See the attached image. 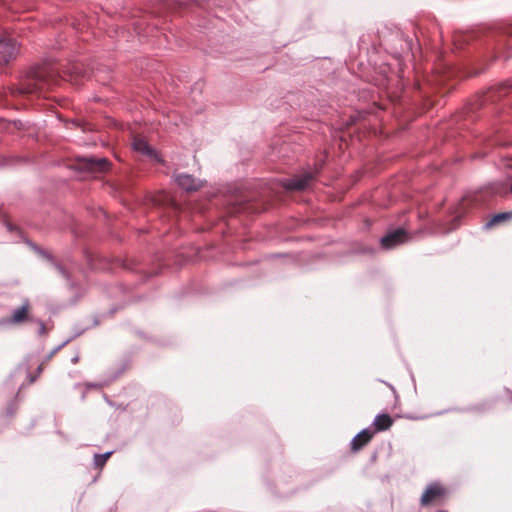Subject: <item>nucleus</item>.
I'll use <instances>...</instances> for the list:
<instances>
[{"instance_id":"obj_3","label":"nucleus","mask_w":512,"mask_h":512,"mask_svg":"<svg viewBox=\"0 0 512 512\" xmlns=\"http://www.w3.org/2000/svg\"><path fill=\"white\" fill-rule=\"evenodd\" d=\"M27 244L41 258H43V259L47 260L48 262H50L53 265V267L60 273V275L63 278H65L67 283H69L70 286L73 287V283L71 281L70 274L67 272V270L61 264H59L54 259L52 254H50L49 252L45 251L44 249H42L41 247H39L38 245H36L35 243H33L31 241H27Z\"/></svg>"},{"instance_id":"obj_15","label":"nucleus","mask_w":512,"mask_h":512,"mask_svg":"<svg viewBox=\"0 0 512 512\" xmlns=\"http://www.w3.org/2000/svg\"><path fill=\"white\" fill-rule=\"evenodd\" d=\"M112 451H108V452H105V453H102V454H95L94 455V465L96 467H102L106 461L109 459V457L112 455Z\"/></svg>"},{"instance_id":"obj_9","label":"nucleus","mask_w":512,"mask_h":512,"mask_svg":"<svg viewBox=\"0 0 512 512\" xmlns=\"http://www.w3.org/2000/svg\"><path fill=\"white\" fill-rule=\"evenodd\" d=\"M446 489L440 483L430 484L421 497V504L426 506L432 503L437 498L444 496Z\"/></svg>"},{"instance_id":"obj_10","label":"nucleus","mask_w":512,"mask_h":512,"mask_svg":"<svg viewBox=\"0 0 512 512\" xmlns=\"http://www.w3.org/2000/svg\"><path fill=\"white\" fill-rule=\"evenodd\" d=\"M132 145H133V149L135 151H137L143 155H146L149 158L159 160L157 152L148 144V142L146 140L141 139V138H136V139H134Z\"/></svg>"},{"instance_id":"obj_17","label":"nucleus","mask_w":512,"mask_h":512,"mask_svg":"<svg viewBox=\"0 0 512 512\" xmlns=\"http://www.w3.org/2000/svg\"><path fill=\"white\" fill-rule=\"evenodd\" d=\"M373 436V431L370 428L362 429L358 433V438H362L364 442L367 444Z\"/></svg>"},{"instance_id":"obj_22","label":"nucleus","mask_w":512,"mask_h":512,"mask_svg":"<svg viewBox=\"0 0 512 512\" xmlns=\"http://www.w3.org/2000/svg\"><path fill=\"white\" fill-rule=\"evenodd\" d=\"M79 361V354H76L74 357L71 358V363L76 364Z\"/></svg>"},{"instance_id":"obj_12","label":"nucleus","mask_w":512,"mask_h":512,"mask_svg":"<svg viewBox=\"0 0 512 512\" xmlns=\"http://www.w3.org/2000/svg\"><path fill=\"white\" fill-rule=\"evenodd\" d=\"M393 424V419L387 413H381L375 416L373 426L375 431L383 432L388 430Z\"/></svg>"},{"instance_id":"obj_2","label":"nucleus","mask_w":512,"mask_h":512,"mask_svg":"<svg viewBox=\"0 0 512 512\" xmlns=\"http://www.w3.org/2000/svg\"><path fill=\"white\" fill-rule=\"evenodd\" d=\"M78 163L81 169L90 172H104L109 167V161L105 157L81 156Z\"/></svg>"},{"instance_id":"obj_27","label":"nucleus","mask_w":512,"mask_h":512,"mask_svg":"<svg viewBox=\"0 0 512 512\" xmlns=\"http://www.w3.org/2000/svg\"><path fill=\"white\" fill-rule=\"evenodd\" d=\"M435 73H436V74H437V76H439L440 78H443V75H442L443 73H437L436 71H435Z\"/></svg>"},{"instance_id":"obj_16","label":"nucleus","mask_w":512,"mask_h":512,"mask_svg":"<svg viewBox=\"0 0 512 512\" xmlns=\"http://www.w3.org/2000/svg\"><path fill=\"white\" fill-rule=\"evenodd\" d=\"M366 445L362 438H358V433L351 440V448L354 451H358Z\"/></svg>"},{"instance_id":"obj_24","label":"nucleus","mask_w":512,"mask_h":512,"mask_svg":"<svg viewBox=\"0 0 512 512\" xmlns=\"http://www.w3.org/2000/svg\"><path fill=\"white\" fill-rule=\"evenodd\" d=\"M6 227H7V229H8L9 231H12V230H13V227H12V225H11L10 223H7V224H6Z\"/></svg>"},{"instance_id":"obj_18","label":"nucleus","mask_w":512,"mask_h":512,"mask_svg":"<svg viewBox=\"0 0 512 512\" xmlns=\"http://www.w3.org/2000/svg\"><path fill=\"white\" fill-rule=\"evenodd\" d=\"M510 58H511V52L510 51L497 52L494 55L493 61L506 62V61L510 60Z\"/></svg>"},{"instance_id":"obj_23","label":"nucleus","mask_w":512,"mask_h":512,"mask_svg":"<svg viewBox=\"0 0 512 512\" xmlns=\"http://www.w3.org/2000/svg\"><path fill=\"white\" fill-rule=\"evenodd\" d=\"M13 414H14V408L12 407V405H10L7 408V415H13Z\"/></svg>"},{"instance_id":"obj_6","label":"nucleus","mask_w":512,"mask_h":512,"mask_svg":"<svg viewBox=\"0 0 512 512\" xmlns=\"http://www.w3.org/2000/svg\"><path fill=\"white\" fill-rule=\"evenodd\" d=\"M18 53L19 47L17 46L16 42L11 39H0V64H7L8 62L15 60V57Z\"/></svg>"},{"instance_id":"obj_5","label":"nucleus","mask_w":512,"mask_h":512,"mask_svg":"<svg viewBox=\"0 0 512 512\" xmlns=\"http://www.w3.org/2000/svg\"><path fill=\"white\" fill-rule=\"evenodd\" d=\"M313 178L314 175L307 172L301 176L284 180L283 187L288 191H302L309 186Z\"/></svg>"},{"instance_id":"obj_26","label":"nucleus","mask_w":512,"mask_h":512,"mask_svg":"<svg viewBox=\"0 0 512 512\" xmlns=\"http://www.w3.org/2000/svg\"><path fill=\"white\" fill-rule=\"evenodd\" d=\"M504 92H505V89H504V88H501V89H500V91H499V96L504 95Z\"/></svg>"},{"instance_id":"obj_14","label":"nucleus","mask_w":512,"mask_h":512,"mask_svg":"<svg viewBox=\"0 0 512 512\" xmlns=\"http://www.w3.org/2000/svg\"><path fill=\"white\" fill-rule=\"evenodd\" d=\"M510 219H512V211L497 213L484 225V228H490L495 224H498L500 222H504V221H507Z\"/></svg>"},{"instance_id":"obj_13","label":"nucleus","mask_w":512,"mask_h":512,"mask_svg":"<svg viewBox=\"0 0 512 512\" xmlns=\"http://www.w3.org/2000/svg\"><path fill=\"white\" fill-rule=\"evenodd\" d=\"M473 39L472 33L457 32L453 35V45L460 49L464 44L468 43Z\"/></svg>"},{"instance_id":"obj_4","label":"nucleus","mask_w":512,"mask_h":512,"mask_svg":"<svg viewBox=\"0 0 512 512\" xmlns=\"http://www.w3.org/2000/svg\"><path fill=\"white\" fill-rule=\"evenodd\" d=\"M407 240V233L403 228H397L388 232L380 239V243L384 249H392Z\"/></svg>"},{"instance_id":"obj_21","label":"nucleus","mask_w":512,"mask_h":512,"mask_svg":"<svg viewBox=\"0 0 512 512\" xmlns=\"http://www.w3.org/2000/svg\"><path fill=\"white\" fill-rule=\"evenodd\" d=\"M73 338H68L67 340H65L63 343H61L59 346H57L53 351L52 353H56L58 352L60 349H62L65 345H67Z\"/></svg>"},{"instance_id":"obj_25","label":"nucleus","mask_w":512,"mask_h":512,"mask_svg":"<svg viewBox=\"0 0 512 512\" xmlns=\"http://www.w3.org/2000/svg\"><path fill=\"white\" fill-rule=\"evenodd\" d=\"M487 100H492L493 99V96H492V92H490L488 95H487Z\"/></svg>"},{"instance_id":"obj_1","label":"nucleus","mask_w":512,"mask_h":512,"mask_svg":"<svg viewBox=\"0 0 512 512\" xmlns=\"http://www.w3.org/2000/svg\"><path fill=\"white\" fill-rule=\"evenodd\" d=\"M358 45L367 55L377 54L383 48L395 61L413 63L419 60L418 46L413 47L412 40L396 27L382 26L376 31H366L360 36Z\"/></svg>"},{"instance_id":"obj_19","label":"nucleus","mask_w":512,"mask_h":512,"mask_svg":"<svg viewBox=\"0 0 512 512\" xmlns=\"http://www.w3.org/2000/svg\"><path fill=\"white\" fill-rule=\"evenodd\" d=\"M37 323H38V331H37V333H38L39 336H42V335H44L46 333L45 323L42 320H38Z\"/></svg>"},{"instance_id":"obj_7","label":"nucleus","mask_w":512,"mask_h":512,"mask_svg":"<svg viewBox=\"0 0 512 512\" xmlns=\"http://www.w3.org/2000/svg\"><path fill=\"white\" fill-rule=\"evenodd\" d=\"M29 307V300L25 299L23 304L20 307L14 309L9 318L1 320L0 324L16 325L23 323L28 319Z\"/></svg>"},{"instance_id":"obj_28","label":"nucleus","mask_w":512,"mask_h":512,"mask_svg":"<svg viewBox=\"0 0 512 512\" xmlns=\"http://www.w3.org/2000/svg\"><path fill=\"white\" fill-rule=\"evenodd\" d=\"M509 33L512 35V30Z\"/></svg>"},{"instance_id":"obj_11","label":"nucleus","mask_w":512,"mask_h":512,"mask_svg":"<svg viewBox=\"0 0 512 512\" xmlns=\"http://www.w3.org/2000/svg\"><path fill=\"white\" fill-rule=\"evenodd\" d=\"M490 191L500 196H507L512 194V176L504 182L492 183L489 187Z\"/></svg>"},{"instance_id":"obj_8","label":"nucleus","mask_w":512,"mask_h":512,"mask_svg":"<svg viewBox=\"0 0 512 512\" xmlns=\"http://www.w3.org/2000/svg\"><path fill=\"white\" fill-rule=\"evenodd\" d=\"M175 182L181 189L187 192L197 191L203 185V182L200 179L195 178L193 175L187 173L176 175Z\"/></svg>"},{"instance_id":"obj_20","label":"nucleus","mask_w":512,"mask_h":512,"mask_svg":"<svg viewBox=\"0 0 512 512\" xmlns=\"http://www.w3.org/2000/svg\"><path fill=\"white\" fill-rule=\"evenodd\" d=\"M438 69L435 70L437 73H450V68H452L453 66H444V65H441V66H436Z\"/></svg>"}]
</instances>
